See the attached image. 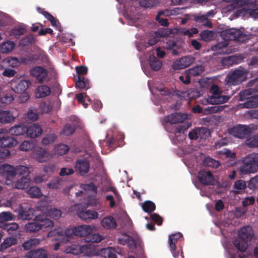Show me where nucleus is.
<instances>
[{"instance_id": "774afa93", "label": "nucleus", "mask_w": 258, "mask_h": 258, "mask_svg": "<svg viewBox=\"0 0 258 258\" xmlns=\"http://www.w3.org/2000/svg\"><path fill=\"white\" fill-rule=\"evenodd\" d=\"M255 202V199L253 197H249L245 198L242 201V205L244 207H247L250 205H252Z\"/></svg>"}, {"instance_id": "4468645a", "label": "nucleus", "mask_w": 258, "mask_h": 258, "mask_svg": "<svg viewBox=\"0 0 258 258\" xmlns=\"http://www.w3.org/2000/svg\"><path fill=\"white\" fill-rule=\"evenodd\" d=\"M4 63H7L10 67L16 68L20 67L22 64L27 63V58L21 57H7L3 61Z\"/></svg>"}, {"instance_id": "4be33fe9", "label": "nucleus", "mask_w": 258, "mask_h": 258, "mask_svg": "<svg viewBox=\"0 0 258 258\" xmlns=\"http://www.w3.org/2000/svg\"><path fill=\"white\" fill-rule=\"evenodd\" d=\"M27 136L34 138L40 136L42 133L41 127L36 124L30 125L26 130Z\"/></svg>"}, {"instance_id": "3c124183", "label": "nucleus", "mask_w": 258, "mask_h": 258, "mask_svg": "<svg viewBox=\"0 0 258 258\" xmlns=\"http://www.w3.org/2000/svg\"><path fill=\"white\" fill-rule=\"evenodd\" d=\"M180 33L186 35L189 37H193L195 34L198 33V30L196 28H192L191 29L186 28H181L180 30Z\"/></svg>"}, {"instance_id": "680f3d73", "label": "nucleus", "mask_w": 258, "mask_h": 258, "mask_svg": "<svg viewBox=\"0 0 258 258\" xmlns=\"http://www.w3.org/2000/svg\"><path fill=\"white\" fill-rule=\"evenodd\" d=\"M18 225L16 223H12L5 226L4 229L6 230L9 234H12L13 232L18 228Z\"/></svg>"}, {"instance_id": "b1692460", "label": "nucleus", "mask_w": 258, "mask_h": 258, "mask_svg": "<svg viewBox=\"0 0 258 258\" xmlns=\"http://www.w3.org/2000/svg\"><path fill=\"white\" fill-rule=\"evenodd\" d=\"M240 32L239 31L234 29L226 30L221 32V36L225 40H233L237 39Z\"/></svg>"}, {"instance_id": "79ce46f5", "label": "nucleus", "mask_w": 258, "mask_h": 258, "mask_svg": "<svg viewBox=\"0 0 258 258\" xmlns=\"http://www.w3.org/2000/svg\"><path fill=\"white\" fill-rule=\"evenodd\" d=\"M194 19L196 22L198 23H203V25L205 26H208L209 27H212L211 23L208 20L207 16L202 15V16H197L196 15H194Z\"/></svg>"}, {"instance_id": "5701e85b", "label": "nucleus", "mask_w": 258, "mask_h": 258, "mask_svg": "<svg viewBox=\"0 0 258 258\" xmlns=\"http://www.w3.org/2000/svg\"><path fill=\"white\" fill-rule=\"evenodd\" d=\"M100 224L103 228L106 229H115L117 226L115 220L112 216L104 217L100 221Z\"/></svg>"}, {"instance_id": "f03ea898", "label": "nucleus", "mask_w": 258, "mask_h": 258, "mask_svg": "<svg viewBox=\"0 0 258 258\" xmlns=\"http://www.w3.org/2000/svg\"><path fill=\"white\" fill-rule=\"evenodd\" d=\"M238 168L241 174L258 171V154H251L246 156L239 162Z\"/></svg>"}, {"instance_id": "69168bd1", "label": "nucleus", "mask_w": 258, "mask_h": 258, "mask_svg": "<svg viewBox=\"0 0 258 258\" xmlns=\"http://www.w3.org/2000/svg\"><path fill=\"white\" fill-rule=\"evenodd\" d=\"M248 186L250 189H254L258 187V175L251 178L249 180Z\"/></svg>"}, {"instance_id": "412c9836", "label": "nucleus", "mask_w": 258, "mask_h": 258, "mask_svg": "<svg viewBox=\"0 0 258 258\" xmlns=\"http://www.w3.org/2000/svg\"><path fill=\"white\" fill-rule=\"evenodd\" d=\"M33 156L34 157L40 162L47 161L52 157L51 154L41 148L38 149L36 153Z\"/></svg>"}, {"instance_id": "6ab92c4d", "label": "nucleus", "mask_w": 258, "mask_h": 258, "mask_svg": "<svg viewBox=\"0 0 258 258\" xmlns=\"http://www.w3.org/2000/svg\"><path fill=\"white\" fill-rule=\"evenodd\" d=\"M77 214L81 219L84 220L96 219L99 216V214L97 212L92 210H78Z\"/></svg>"}, {"instance_id": "de8ad7c7", "label": "nucleus", "mask_w": 258, "mask_h": 258, "mask_svg": "<svg viewBox=\"0 0 258 258\" xmlns=\"http://www.w3.org/2000/svg\"><path fill=\"white\" fill-rule=\"evenodd\" d=\"M141 207L144 211L149 213L153 211L155 209L154 203L149 201L141 204Z\"/></svg>"}, {"instance_id": "bf43d9fd", "label": "nucleus", "mask_w": 258, "mask_h": 258, "mask_svg": "<svg viewBox=\"0 0 258 258\" xmlns=\"http://www.w3.org/2000/svg\"><path fill=\"white\" fill-rule=\"evenodd\" d=\"M48 215L50 217L57 219L61 216V212L60 210L55 208H51L48 212Z\"/></svg>"}, {"instance_id": "e2e57ef3", "label": "nucleus", "mask_w": 258, "mask_h": 258, "mask_svg": "<svg viewBox=\"0 0 258 258\" xmlns=\"http://www.w3.org/2000/svg\"><path fill=\"white\" fill-rule=\"evenodd\" d=\"M33 147V145L32 143L29 141H24L20 146V149L21 151H28Z\"/></svg>"}, {"instance_id": "09e8293b", "label": "nucleus", "mask_w": 258, "mask_h": 258, "mask_svg": "<svg viewBox=\"0 0 258 258\" xmlns=\"http://www.w3.org/2000/svg\"><path fill=\"white\" fill-rule=\"evenodd\" d=\"M204 71V68L203 66H197L194 68L187 70V73L192 76H196L200 75Z\"/></svg>"}, {"instance_id": "aec40b11", "label": "nucleus", "mask_w": 258, "mask_h": 258, "mask_svg": "<svg viewBox=\"0 0 258 258\" xmlns=\"http://www.w3.org/2000/svg\"><path fill=\"white\" fill-rule=\"evenodd\" d=\"M199 178L201 182L205 184H212L214 182V177L209 171H200Z\"/></svg>"}, {"instance_id": "6e6552de", "label": "nucleus", "mask_w": 258, "mask_h": 258, "mask_svg": "<svg viewBox=\"0 0 258 258\" xmlns=\"http://www.w3.org/2000/svg\"><path fill=\"white\" fill-rule=\"evenodd\" d=\"M210 92L213 95L209 97L207 99L203 101L202 102L203 104H221L226 102L229 100L228 96L220 95L221 91L219 87L216 85L212 86Z\"/></svg>"}, {"instance_id": "a18cd8bd", "label": "nucleus", "mask_w": 258, "mask_h": 258, "mask_svg": "<svg viewBox=\"0 0 258 258\" xmlns=\"http://www.w3.org/2000/svg\"><path fill=\"white\" fill-rule=\"evenodd\" d=\"M26 229L29 232H36L41 229V226L39 224L38 219L34 222L29 223L26 225Z\"/></svg>"}, {"instance_id": "6e6d98bb", "label": "nucleus", "mask_w": 258, "mask_h": 258, "mask_svg": "<svg viewBox=\"0 0 258 258\" xmlns=\"http://www.w3.org/2000/svg\"><path fill=\"white\" fill-rule=\"evenodd\" d=\"M69 147L64 144H60L55 149V153L58 155H63L68 152Z\"/></svg>"}, {"instance_id": "603ef678", "label": "nucleus", "mask_w": 258, "mask_h": 258, "mask_svg": "<svg viewBox=\"0 0 258 258\" xmlns=\"http://www.w3.org/2000/svg\"><path fill=\"white\" fill-rule=\"evenodd\" d=\"M204 163L205 165L212 167L213 168H217L220 165V163L218 161L210 157H206L204 159Z\"/></svg>"}, {"instance_id": "e433bc0d", "label": "nucleus", "mask_w": 258, "mask_h": 258, "mask_svg": "<svg viewBox=\"0 0 258 258\" xmlns=\"http://www.w3.org/2000/svg\"><path fill=\"white\" fill-rule=\"evenodd\" d=\"M149 62L151 68L154 71L159 70L162 66V62L157 59L154 55L150 56Z\"/></svg>"}, {"instance_id": "39448f33", "label": "nucleus", "mask_w": 258, "mask_h": 258, "mask_svg": "<svg viewBox=\"0 0 258 258\" xmlns=\"http://www.w3.org/2000/svg\"><path fill=\"white\" fill-rule=\"evenodd\" d=\"M226 2H231V7L232 8H238L244 7L241 9L245 13L249 14L250 16L254 18H258V10H252L249 8V6H254L256 4V0H223Z\"/></svg>"}, {"instance_id": "052dcab7", "label": "nucleus", "mask_w": 258, "mask_h": 258, "mask_svg": "<svg viewBox=\"0 0 258 258\" xmlns=\"http://www.w3.org/2000/svg\"><path fill=\"white\" fill-rule=\"evenodd\" d=\"M210 135L209 130L205 127L199 128V138L200 139H205Z\"/></svg>"}, {"instance_id": "a19ab883", "label": "nucleus", "mask_w": 258, "mask_h": 258, "mask_svg": "<svg viewBox=\"0 0 258 258\" xmlns=\"http://www.w3.org/2000/svg\"><path fill=\"white\" fill-rule=\"evenodd\" d=\"M14 220V216L9 212L0 213V222L2 226L4 222Z\"/></svg>"}, {"instance_id": "13d9d810", "label": "nucleus", "mask_w": 258, "mask_h": 258, "mask_svg": "<svg viewBox=\"0 0 258 258\" xmlns=\"http://www.w3.org/2000/svg\"><path fill=\"white\" fill-rule=\"evenodd\" d=\"M28 194L32 198H37L41 195L40 189L36 186L31 187L28 190Z\"/></svg>"}, {"instance_id": "4c0bfd02", "label": "nucleus", "mask_w": 258, "mask_h": 258, "mask_svg": "<svg viewBox=\"0 0 258 258\" xmlns=\"http://www.w3.org/2000/svg\"><path fill=\"white\" fill-rule=\"evenodd\" d=\"M3 89V91L0 95V102L3 104H9L13 102L14 100V97L13 95L9 93H5L3 96H2V94L6 92V90L4 88H2Z\"/></svg>"}, {"instance_id": "9d476101", "label": "nucleus", "mask_w": 258, "mask_h": 258, "mask_svg": "<svg viewBox=\"0 0 258 258\" xmlns=\"http://www.w3.org/2000/svg\"><path fill=\"white\" fill-rule=\"evenodd\" d=\"M8 130H0V148L8 149V148L15 147L18 144V141L14 138L8 136Z\"/></svg>"}, {"instance_id": "c9c22d12", "label": "nucleus", "mask_w": 258, "mask_h": 258, "mask_svg": "<svg viewBox=\"0 0 258 258\" xmlns=\"http://www.w3.org/2000/svg\"><path fill=\"white\" fill-rule=\"evenodd\" d=\"M46 252L42 249L31 251L27 254L29 258H46Z\"/></svg>"}, {"instance_id": "f3484780", "label": "nucleus", "mask_w": 258, "mask_h": 258, "mask_svg": "<svg viewBox=\"0 0 258 258\" xmlns=\"http://www.w3.org/2000/svg\"><path fill=\"white\" fill-rule=\"evenodd\" d=\"M194 61V58L191 56H185L176 60L174 66L176 69H182L189 66Z\"/></svg>"}, {"instance_id": "0e129e2a", "label": "nucleus", "mask_w": 258, "mask_h": 258, "mask_svg": "<svg viewBox=\"0 0 258 258\" xmlns=\"http://www.w3.org/2000/svg\"><path fill=\"white\" fill-rule=\"evenodd\" d=\"M55 137L54 135L51 134L48 135L45 137L42 141V143L44 145H48L52 142H53L55 139Z\"/></svg>"}, {"instance_id": "cd10ccee", "label": "nucleus", "mask_w": 258, "mask_h": 258, "mask_svg": "<svg viewBox=\"0 0 258 258\" xmlns=\"http://www.w3.org/2000/svg\"><path fill=\"white\" fill-rule=\"evenodd\" d=\"M165 36V33L163 31L161 30L158 32H154L150 35L148 44L149 45H154L160 41L161 38L164 39Z\"/></svg>"}, {"instance_id": "20e7f679", "label": "nucleus", "mask_w": 258, "mask_h": 258, "mask_svg": "<svg viewBox=\"0 0 258 258\" xmlns=\"http://www.w3.org/2000/svg\"><path fill=\"white\" fill-rule=\"evenodd\" d=\"M252 235L251 227H243L239 231L238 238L234 242L235 246L241 251H245L248 246V241L251 239Z\"/></svg>"}, {"instance_id": "393cba45", "label": "nucleus", "mask_w": 258, "mask_h": 258, "mask_svg": "<svg viewBox=\"0 0 258 258\" xmlns=\"http://www.w3.org/2000/svg\"><path fill=\"white\" fill-rule=\"evenodd\" d=\"M75 168L81 174L84 175L89 170V163L87 160H79L76 164Z\"/></svg>"}, {"instance_id": "c756f323", "label": "nucleus", "mask_w": 258, "mask_h": 258, "mask_svg": "<svg viewBox=\"0 0 258 258\" xmlns=\"http://www.w3.org/2000/svg\"><path fill=\"white\" fill-rule=\"evenodd\" d=\"M50 93V88L45 85L38 87L35 91V96L37 98H42L49 95Z\"/></svg>"}, {"instance_id": "bb28decb", "label": "nucleus", "mask_w": 258, "mask_h": 258, "mask_svg": "<svg viewBox=\"0 0 258 258\" xmlns=\"http://www.w3.org/2000/svg\"><path fill=\"white\" fill-rule=\"evenodd\" d=\"M26 132V127L24 124L20 123L11 127L8 131V133L14 136H20Z\"/></svg>"}, {"instance_id": "a211bd4d", "label": "nucleus", "mask_w": 258, "mask_h": 258, "mask_svg": "<svg viewBox=\"0 0 258 258\" xmlns=\"http://www.w3.org/2000/svg\"><path fill=\"white\" fill-rule=\"evenodd\" d=\"M182 235L180 233L178 232L174 234L170 235L169 237V244L170 247L171 251L173 256L174 257H177L179 254V251H175V243L178 239L181 238Z\"/></svg>"}, {"instance_id": "c03bdc74", "label": "nucleus", "mask_w": 258, "mask_h": 258, "mask_svg": "<svg viewBox=\"0 0 258 258\" xmlns=\"http://www.w3.org/2000/svg\"><path fill=\"white\" fill-rule=\"evenodd\" d=\"M59 229L60 228H58L57 229H55L53 231L50 232L48 234V236H49V237L54 236L55 237V240L59 241V242L57 243H56L55 244L54 246V249L55 250H57L59 248L60 244L64 243L68 241H66V240L64 241H62V239L61 240H58L57 239V238L58 237V236H57L58 234L57 233V231L58 230V229ZM64 238H65V239L66 240V237H65Z\"/></svg>"}, {"instance_id": "58836bf2", "label": "nucleus", "mask_w": 258, "mask_h": 258, "mask_svg": "<svg viewBox=\"0 0 258 258\" xmlns=\"http://www.w3.org/2000/svg\"><path fill=\"white\" fill-rule=\"evenodd\" d=\"M76 98L77 99L78 101L83 105V106L85 108L88 106V103L90 102V101L89 97L85 93L77 94L76 95Z\"/></svg>"}, {"instance_id": "f257e3e1", "label": "nucleus", "mask_w": 258, "mask_h": 258, "mask_svg": "<svg viewBox=\"0 0 258 258\" xmlns=\"http://www.w3.org/2000/svg\"><path fill=\"white\" fill-rule=\"evenodd\" d=\"M93 231V228L90 225H83L73 228L68 229L63 231L59 229L57 231L58 240H61L62 241H71L75 236H85Z\"/></svg>"}, {"instance_id": "72a5a7b5", "label": "nucleus", "mask_w": 258, "mask_h": 258, "mask_svg": "<svg viewBox=\"0 0 258 258\" xmlns=\"http://www.w3.org/2000/svg\"><path fill=\"white\" fill-rule=\"evenodd\" d=\"M17 240L15 238L8 237L5 239L0 246V251H4L10 246L16 244Z\"/></svg>"}, {"instance_id": "423d86ee", "label": "nucleus", "mask_w": 258, "mask_h": 258, "mask_svg": "<svg viewBox=\"0 0 258 258\" xmlns=\"http://www.w3.org/2000/svg\"><path fill=\"white\" fill-rule=\"evenodd\" d=\"M64 252L74 254L83 253L84 255L88 256H92L97 254L94 245L91 244H86L81 246L73 244L67 247L64 250Z\"/></svg>"}, {"instance_id": "1a4fd4ad", "label": "nucleus", "mask_w": 258, "mask_h": 258, "mask_svg": "<svg viewBox=\"0 0 258 258\" xmlns=\"http://www.w3.org/2000/svg\"><path fill=\"white\" fill-rule=\"evenodd\" d=\"M16 175L15 168L9 164L0 165V176L6 177V184L8 185L13 184V179Z\"/></svg>"}, {"instance_id": "2eb2a0df", "label": "nucleus", "mask_w": 258, "mask_h": 258, "mask_svg": "<svg viewBox=\"0 0 258 258\" xmlns=\"http://www.w3.org/2000/svg\"><path fill=\"white\" fill-rule=\"evenodd\" d=\"M30 73L39 82H43L47 79V72L43 68L40 67H35L31 70Z\"/></svg>"}, {"instance_id": "4d7b16f0", "label": "nucleus", "mask_w": 258, "mask_h": 258, "mask_svg": "<svg viewBox=\"0 0 258 258\" xmlns=\"http://www.w3.org/2000/svg\"><path fill=\"white\" fill-rule=\"evenodd\" d=\"M246 143L250 147H258V135L250 137L246 140Z\"/></svg>"}, {"instance_id": "dca6fc26", "label": "nucleus", "mask_w": 258, "mask_h": 258, "mask_svg": "<svg viewBox=\"0 0 258 258\" xmlns=\"http://www.w3.org/2000/svg\"><path fill=\"white\" fill-rule=\"evenodd\" d=\"M186 118H187V115L186 114L175 113V114L166 117L165 118V121L167 123L173 124L182 122Z\"/></svg>"}, {"instance_id": "8fccbe9b", "label": "nucleus", "mask_w": 258, "mask_h": 258, "mask_svg": "<svg viewBox=\"0 0 258 258\" xmlns=\"http://www.w3.org/2000/svg\"><path fill=\"white\" fill-rule=\"evenodd\" d=\"M201 39L205 41H209L214 37V33L211 31H204L200 34Z\"/></svg>"}, {"instance_id": "f704fd0d", "label": "nucleus", "mask_w": 258, "mask_h": 258, "mask_svg": "<svg viewBox=\"0 0 258 258\" xmlns=\"http://www.w3.org/2000/svg\"><path fill=\"white\" fill-rule=\"evenodd\" d=\"M246 187L245 181L240 179L236 181L233 184L234 192L236 194L242 193Z\"/></svg>"}, {"instance_id": "ea45409f", "label": "nucleus", "mask_w": 258, "mask_h": 258, "mask_svg": "<svg viewBox=\"0 0 258 258\" xmlns=\"http://www.w3.org/2000/svg\"><path fill=\"white\" fill-rule=\"evenodd\" d=\"M119 242L122 244H127L130 246L135 245L134 241L128 235L123 234L118 239Z\"/></svg>"}, {"instance_id": "864d4df0", "label": "nucleus", "mask_w": 258, "mask_h": 258, "mask_svg": "<svg viewBox=\"0 0 258 258\" xmlns=\"http://www.w3.org/2000/svg\"><path fill=\"white\" fill-rule=\"evenodd\" d=\"M16 169V174L18 173L22 177H27L30 173L29 169L28 167L24 166H19Z\"/></svg>"}, {"instance_id": "338daca9", "label": "nucleus", "mask_w": 258, "mask_h": 258, "mask_svg": "<svg viewBox=\"0 0 258 258\" xmlns=\"http://www.w3.org/2000/svg\"><path fill=\"white\" fill-rule=\"evenodd\" d=\"M222 109L221 106H213L206 108L204 111V114L214 113L218 112Z\"/></svg>"}, {"instance_id": "a878e982", "label": "nucleus", "mask_w": 258, "mask_h": 258, "mask_svg": "<svg viewBox=\"0 0 258 258\" xmlns=\"http://www.w3.org/2000/svg\"><path fill=\"white\" fill-rule=\"evenodd\" d=\"M15 116L11 111L5 110L0 113V122L3 123H7L13 122Z\"/></svg>"}, {"instance_id": "9b49d317", "label": "nucleus", "mask_w": 258, "mask_h": 258, "mask_svg": "<svg viewBox=\"0 0 258 258\" xmlns=\"http://www.w3.org/2000/svg\"><path fill=\"white\" fill-rule=\"evenodd\" d=\"M245 77V72L244 70H236L229 74L226 78V82L230 85H237L242 82Z\"/></svg>"}, {"instance_id": "7ed1b4c3", "label": "nucleus", "mask_w": 258, "mask_h": 258, "mask_svg": "<svg viewBox=\"0 0 258 258\" xmlns=\"http://www.w3.org/2000/svg\"><path fill=\"white\" fill-rule=\"evenodd\" d=\"M82 190L76 193V196H83L87 195V199L82 203V205L85 207L89 206H94L99 203V200L95 197L96 192V187L92 183L88 184H82L81 186Z\"/></svg>"}, {"instance_id": "2f4dec72", "label": "nucleus", "mask_w": 258, "mask_h": 258, "mask_svg": "<svg viewBox=\"0 0 258 258\" xmlns=\"http://www.w3.org/2000/svg\"><path fill=\"white\" fill-rule=\"evenodd\" d=\"M15 47V44L11 41L3 43L0 45V51L2 53L7 54L11 52Z\"/></svg>"}, {"instance_id": "37998d69", "label": "nucleus", "mask_w": 258, "mask_h": 258, "mask_svg": "<svg viewBox=\"0 0 258 258\" xmlns=\"http://www.w3.org/2000/svg\"><path fill=\"white\" fill-rule=\"evenodd\" d=\"M43 15L49 21H50L52 26L55 27L56 29L59 31H61V27L59 26V23L57 20H56L51 14L47 12H44Z\"/></svg>"}, {"instance_id": "f8f14e48", "label": "nucleus", "mask_w": 258, "mask_h": 258, "mask_svg": "<svg viewBox=\"0 0 258 258\" xmlns=\"http://www.w3.org/2000/svg\"><path fill=\"white\" fill-rule=\"evenodd\" d=\"M249 126L245 125H237L230 130V134L238 138L242 139L251 132Z\"/></svg>"}, {"instance_id": "ddd939ff", "label": "nucleus", "mask_w": 258, "mask_h": 258, "mask_svg": "<svg viewBox=\"0 0 258 258\" xmlns=\"http://www.w3.org/2000/svg\"><path fill=\"white\" fill-rule=\"evenodd\" d=\"M11 90L17 93L25 92L29 87V82L22 80L17 82V80L13 79L10 82Z\"/></svg>"}, {"instance_id": "5fc2aeb1", "label": "nucleus", "mask_w": 258, "mask_h": 258, "mask_svg": "<svg viewBox=\"0 0 258 258\" xmlns=\"http://www.w3.org/2000/svg\"><path fill=\"white\" fill-rule=\"evenodd\" d=\"M39 240L38 239H32L27 241L23 244V247L25 249L28 250L31 248L32 246L38 245L39 243Z\"/></svg>"}, {"instance_id": "473e14b6", "label": "nucleus", "mask_w": 258, "mask_h": 258, "mask_svg": "<svg viewBox=\"0 0 258 258\" xmlns=\"http://www.w3.org/2000/svg\"><path fill=\"white\" fill-rule=\"evenodd\" d=\"M30 179L26 177H22V178L19 179L15 184L11 185L12 187H15L17 189H24L29 185Z\"/></svg>"}, {"instance_id": "c85d7f7f", "label": "nucleus", "mask_w": 258, "mask_h": 258, "mask_svg": "<svg viewBox=\"0 0 258 258\" xmlns=\"http://www.w3.org/2000/svg\"><path fill=\"white\" fill-rule=\"evenodd\" d=\"M98 255L104 258H117L115 250L112 247H107L101 249Z\"/></svg>"}, {"instance_id": "49530a36", "label": "nucleus", "mask_w": 258, "mask_h": 258, "mask_svg": "<svg viewBox=\"0 0 258 258\" xmlns=\"http://www.w3.org/2000/svg\"><path fill=\"white\" fill-rule=\"evenodd\" d=\"M76 86L81 89H88L89 88V81L84 77L80 76L78 77V81L76 82Z\"/></svg>"}, {"instance_id": "7c9ffc66", "label": "nucleus", "mask_w": 258, "mask_h": 258, "mask_svg": "<svg viewBox=\"0 0 258 258\" xmlns=\"http://www.w3.org/2000/svg\"><path fill=\"white\" fill-rule=\"evenodd\" d=\"M37 219L41 226V229L43 230H47L53 225V222L48 219L43 218L40 216H38Z\"/></svg>"}, {"instance_id": "0eeeda50", "label": "nucleus", "mask_w": 258, "mask_h": 258, "mask_svg": "<svg viewBox=\"0 0 258 258\" xmlns=\"http://www.w3.org/2000/svg\"><path fill=\"white\" fill-rule=\"evenodd\" d=\"M241 100L247 99L243 106L245 108L256 107L258 106V91L249 89L240 93Z\"/></svg>"}]
</instances>
